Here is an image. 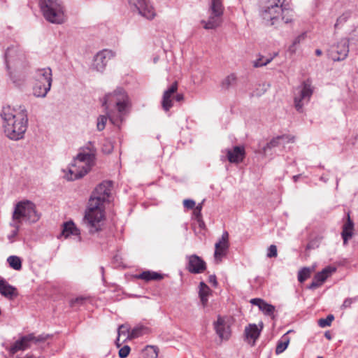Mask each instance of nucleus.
Wrapping results in <instances>:
<instances>
[{
	"instance_id": "f257e3e1",
	"label": "nucleus",
	"mask_w": 358,
	"mask_h": 358,
	"mask_svg": "<svg viewBox=\"0 0 358 358\" xmlns=\"http://www.w3.org/2000/svg\"><path fill=\"white\" fill-rule=\"evenodd\" d=\"M111 187L110 181H103L95 188L90 196L83 222L91 235L98 234L103 229L105 217L103 203L110 194Z\"/></svg>"
},
{
	"instance_id": "f03ea898",
	"label": "nucleus",
	"mask_w": 358,
	"mask_h": 358,
	"mask_svg": "<svg viewBox=\"0 0 358 358\" xmlns=\"http://www.w3.org/2000/svg\"><path fill=\"white\" fill-rule=\"evenodd\" d=\"M102 106L105 107L106 115H101L97 117L96 129L101 131L105 129L108 118L115 124L122 121L130 106L129 97L121 87H117L112 93L106 94L103 99Z\"/></svg>"
},
{
	"instance_id": "7ed1b4c3",
	"label": "nucleus",
	"mask_w": 358,
	"mask_h": 358,
	"mask_svg": "<svg viewBox=\"0 0 358 358\" xmlns=\"http://www.w3.org/2000/svg\"><path fill=\"white\" fill-rule=\"evenodd\" d=\"M0 116L4 133L8 138L17 141L24 138L28 126L27 111L24 106H3Z\"/></svg>"
},
{
	"instance_id": "20e7f679",
	"label": "nucleus",
	"mask_w": 358,
	"mask_h": 358,
	"mask_svg": "<svg viewBox=\"0 0 358 358\" xmlns=\"http://www.w3.org/2000/svg\"><path fill=\"white\" fill-rule=\"evenodd\" d=\"M6 67L10 80L17 87L24 85L26 81L27 60L24 52L17 45L8 47L5 53Z\"/></svg>"
},
{
	"instance_id": "39448f33",
	"label": "nucleus",
	"mask_w": 358,
	"mask_h": 358,
	"mask_svg": "<svg viewBox=\"0 0 358 358\" xmlns=\"http://www.w3.org/2000/svg\"><path fill=\"white\" fill-rule=\"evenodd\" d=\"M285 0H262L259 15L266 25L278 24L280 22L288 24L292 21V11L284 8Z\"/></svg>"
},
{
	"instance_id": "423d86ee",
	"label": "nucleus",
	"mask_w": 358,
	"mask_h": 358,
	"mask_svg": "<svg viewBox=\"0 0 358 358\" xmlns=\"http://www.w3.org/2000/svg\"><path fill=\"white\" fill-rule=\"evenodd\" d=\"M96 149L92 142L81 149L69 169L66 176L67 180H74L83 178L90 170L94 164Z\"/></svg>"
},
{
	"instance_id": "0eeeda50",
	"label": "nucleus",
	"mask_w": 358,
	"mask_h": 358,
	"mask_svg": "<svg viewBox=\"0 0 358 358\" xmlns=\"http://www.w3.org/2000/svg\"><path fill=\"white\" fill-rule=\"evenodd\" d=\"M40 7L49 22L59 24L65 22V9L61 0H40Z\"/></svg>"
},
{
	"instance_id": "6e6552de",
	"label": "nucleus",
	"mask_w": 358,
	"mask_h": 358,
	"mask_svg": "<svg viewBox=\"0 0 358 358\" xmlns=\"http://www.w3.org/2000/svg\"><path fill=\"white\" fill-rule=\"evenodd\" d=\"M40 218V215L36 210L35 204L29 201L24 200L17 202L15 204L12 220L20 224L22 219H25L29 222H36Z\"/></svg>"
},
{
	"instance_id": "1a4fd4ad",
	"label": "nucleus",
	"mask_w": 358,
	"mask_h": 358,
	"mask_svg": "<svg viewBox=\"0 0 358 358\" xmlns=\"http://www.w3.org/2000/svg\"><path fill=\"white\" fill-rule=\"evenodd\" d=\"M224 5L222 0H210L208 13V20H201V24L205 29H214L220 27L222 22L224 14Z\"/></svg>"
},
{
	"instance_id": "9d476101",
	"label": "nucleus",
	"mask_w": 358,
	"mask_h": 358,
	"mask_svg": "<svg viewBox=\"0 0 358 358\" xmlns=\"http://www.w3.org/2000/svg\"><path fill=\"white\" fill-rule=\"evenodd\" d=\"M178 90V83L174 82L166 91H164L162 106L165 111H169L173 106V98L178 102L183 101L184 96L182 94H177L174 96V94Z\"/></svg>"
},
{
	"instance_id": "9b49d317",
	"label": "nucleus",
	"mask_w": 358,
	"mask_h": 358,
	"mask_svg": "<svg viewBox=\"0 0 358 358\" xmlns=\"http://www.w3.org/2000/svg\"><path fill=\"white\" fill-rule=\"evenodd\" d=\"M115 57V52L110 50L104 49L97 52L93 60L92 69L98 72H103L108 62Z\"/></svg>"
},
{
	"instance_id": "f8f14e48",
	"label": "nucleus",
	"mask_w": 358,
	"mask_h": 358,
	"mask_svg": "<svg viewBox=\"0 0 358 358\" xmlns=\"http://www.w3.org/2000/svg\"><path fill=\"white\" fill-rule=\"evenodd\" d=\"M45 340L44 337H35L33 334L22 336L19 340L16 341L13 345L8 349L11 355L15 354L20 350H25L30 348V343H38Z\"/></svg>"
},
{
	"instance_id": "ddd939ff",
	"label": "nucleus",
	"mask_w": 358,
	"mask_h": 358,
	"mask_svg": "<svg viewBox=\"0 0 358 358\" xmlns=\"http://www.w3.org/2000/svg\"><path fill=\"white\" fill-rule=\"evenodd\" d=\"M313 92V88L309 82H303L299 96L294 97V106L297 111H302L303 106L310 101Z\"/></svg>"
},
{
	"instance_id": "4468645a",
	"label": "nucleus",
	"mask_w": 358,
	"mask_h": 358,
	"mask_svg": "<svg viewBox=\"0 0 358 358\" xmlns=\"http://www.w3.org/2000/svg\"><path fill=\"white\" fill-rule=\"evenodd\" d=\"M130 4H134L138 13L148 20L155 17L156 13L149 0H129Z\"/></svg>"
},
{
	"instance_id": "2eb2a0df",
	"label": "nucleus",
	"mask_w": 358,
	"mask_h": 358,
	"mask_svg": "<svg viewBox=\"0 0 358 358\" xmlns=\"http://www.w3.org/2000/svg\"><path fill=\"white\" fill-rule=\"evenodd\" d=\"M229 247V234L227 231H224L221 238L215 245L214 257L217 263L220 262L222 258L227 255Z\"/></svg>"
},
{
	"instance_id": "dca6fc26",
	"label": "nucleus",
	"mask_w": 358,
	"mask_h": 358,
	"mask_svg": "<svg viewBox=\"0 0 358 358\" xmlns=\"http://www.w3.org/2000/svg\"><path fill=\"white\" fill-rule=\"evenodd\" d=\"M187 270L192 273H201L206 268V262L198 255H192L187 257Z\"/></svg>"
},
{
	"instance_id": "f3484780",
	"label": "nucleus",
	"mask_w": 358,
	"mask_h": 358,
	"mask_svg": "<svg viewBox=\"0 0 358 358\" xmlns=\"http://www.w3.org/2000/svg\"><path fill=\"white\" fill-rule=\"evenodd\" d=\"M214 329L221 340L227 341L229 338L231 336L230 328L222 317H218L217 321L214 322Z\"/></svg>"
},
{
	"instance_id": "a211bd4d",
	"label": "nucleus",
	"mask_w": 358,
	"mask_h": 358,
	"mask_svg": "<svg viewBox=\"0 0 358 358\" xmlns=\"http://www.w3.org/2000/svg\"><path fill=\"white\" fill-rule=\"evenodd\" d=\"M245 156V151L243 146H234L231 150H227V157L229 162L231 163H241L243 161Z\"/></svg>"
},
{
	"instance_id": "6ab92c4d",
	"label": "nucleus",
	"mask_w": 358,
	"mask_h": 358,
	"mask_svg": "<svg viewBox=\"0 0 358 358\" xmlns=\"http://www.w3.org/2000/svg\"><path fill=\"white\" fill-rule=\"evenodd\" d=\"M34 79L35 82H38L43 84H49V83H50L51 86L52 82L51 69L47 67L36 69L34 74Z\"/></svg>"
},
{
	"instance_id": "aec40b11",
	"label": "nucleus",
	"mask_w": 358,
	"mask_h": 358,
	"mask_svg": "<svg viewBox=\"0 0 358 358\" xmlns=\"http://www.w3.org/2000/svg\"><path fill=\"white\" fill-rule=\"evenodd\" d=\"M294 141V137L288 135H282L278 136L275 138H273L268 142L266 146L263 148V151L264 153L267 152L268 149H271L273 148L278 147V146H284L285 143H288Z\"/></svg>"
},
{
	"instance_id": "412c9836",
	"label": "nucleus",
	"mask_w": 358,
	"mask_h": 358,
	"mask_svg": "<svg viewBox=\"0 0 358 358\" xmlns=\"http://www.w3.org/2000/svg\"><path fill=\"white\" fill-rule=\"evenodd\" d=\"M354 230V222L350 217V211L346 213V222L343 226L341 233L343 239V244L346 245L349 239L352 237Z\"/></svg>"
},
{
	"instance_id": "4be33fe9",
	"label": "nucleus",
	"mask_w": 358,
	"mask_h": 358,
	"mask_svg": "<svg viewBox=\"0 0 358 358\" xmlns=\"http://www.w3.org/2000/svg\"><path fill=\"white\" fill-rule=\"evenodd\" d=\"M0 294L9 299H13L17 296L16 288L3 278H0Z\"/></svg>"
},
{
	"instance_id": "5701e85b",
	"label": "nucleus",
	"mask_w": 358,
	"mask_h": 358,
	"mask_svg": "<svg viewBox=\"0 0 358 358\" xmlns=\"http://www.w3.org/2000/svg\"><path fill=\"white\" fill-rule=\"evenodd\" d=\"M349 48L347 41H341L337 45L336 50L332 52L334 61L343 60L348 55Z\"/></svg>"
},
{
	"instance_id": "b1692460",
	"label": "nucleus",
	"mask_w": 358,
	"mask_h": 358,
	"mask_svg": "<svg viewBox=\"0 0 358 358\" xmlns=\"http://www.w3.org/2000/svg\"><path fill=\"white\" fill-rule=\"evenodd\" d=\"M80 230L75 226L72 221L65 222L63 225L62 236L68 238L70 235L78 236V241H82V237L80 236Z\"/></svg>"
},
{
	"instance_id": "393cba45",
	"label": "nucleus",
	"mask_w": 358,
	"mask_h": 358,
	"mask_svg": "<svg viewBox=\"0 0 358 358\" xmlns=\"http://www.w3.org/2000/svg\"><path fill=\"white\" fill-rule=\"evenodd\" d=\"M50 83H49V84H43L41 83L35 82L33 87V94L36 97L44 98L50 90Z\"/></svg>"
},
{
	"instance_id": "a878e982",
	"label": "nucleus",
	"mask_w": 358,
	"mask_h": 358,
	"mask_svg": "<svg viewBox=\"0 0 358 358\" xmlns=\"http://www.w3.org/2000/svg\"><path fill=\"white\" fill-rule=\"evenodd\" d=\"M261 329H259L255 324H250L245 329V335L247 339L252 341V345L260 334Z\"/></svg>"
},
{
	"instance_id": "bb28decb",
	"label": "nucleus",
	"mask_w": 358,
	"mask_h": 358,
	"mask_svg": "<svg viewBox=\"0 0 358 358\" xmlns=\"http://www.w3.org/2000/svg\"><path fill=\"white\" fill-rule=\"evenodd\" d=\"M335 271V267L327 266L324 268L322 271L317 273L314 278L318 282H320V284L322 285V283L327 280V278Z\"/></svg>"
},
{
	"instance_id": "cd10ccee",
	"label": "nucleus",
	"mask_w": 358,
	"mask_h": 358,
	"mask_svg": "<svg viewBox=\"0 0 358 358\" xmlns=\"http://www.w3.org/2000/svg\"><path fill=\"white\" fill-rule=\"evenodd\" d=\"M138 278L148 282L150 280H160L163 278V275L155 271H146L139 274Z\"/></svg>"
},
{
	"instance_id": "c85d7f7f",
	"label": "nucleus",
	"mask_w": 358,
	"mask_h": 358,
	"mask_svg": "<svg viewBox=\"0 0 358 358\" xmlns=\"http://www.w3.org/2000/svg\"><path fill=\"white\" fill-rule=\"evenodd\" d=\"M210 288L208 286L205 284L203 282H201L199 284V297L201 299V301L202 303V305L205 306L208 302V296L210 294Z\"/></svg>"
},
{
	"instance_id": "c756f323",
	"label": "nucleus",
	"mask_w": 358,
	"mask_h": 358,
	"mask_svg": "<svg viewBox=\"0 0 358 358\" xmlns=\"http://www.w3.org/2000/svg\"><path fill=\"white\" fill-rule=\"evenodd\" d=\"M291 331H292L290 330L288 331L285 334L283 335L282 338L278 341L275 348V353L277 355L281 354L287 348L289 343V338L287 336V334L290 333Z\"/></svg>"
},
{
	"instance_id": "7c9ffc66",
	"label": "nucleus",
	"mask_w": 358,
	"mask_h": 358,
	"mask_svg": "<svg viewBox=\"0 0 358 358\" xmlns=\"http://www.w3.org/2000/svg\"><path fill=\"white\" fill-rule=\"evenodd\" d=\"M144 358H157L159 348L155 345H147L143 351Z\"/></svg>"
},
{
	"instance_id": "2f4dec72",
	"label": "nucleus",
	"mask_w": 358,
	"mask_h": 358,
	"mask_svg": "<svg viewBox=\"0 0 358 358\" xmlns=\"http://www.w3.org/2000/svg\"><path fill=\"white\" fill-rule=\"evenodd\" d=\"M7 262L8 263L10 268L14 270L20 271L22 268V260L21 259L15 255H11L8 257Z\"/></svg>"
},
{
	"instance_id": "473e14b6",
	"label": "nucleus",
	"mask_w": 358,
	"mask_h": 358,
	"mask_svg": "<svg viewBox=\"0 0 358 358\" xmlns=\"http://www.w3.org/2000/svg\"><path fill=\"white\" fill-rule=\"evenodd\" d=\"M236 83V76L235 74L231 73L227 76L222 83V86L224 89H229L230 87L234 86Z\"/></svg>"
},
{
	"instance_id": "72a5a7b5",
	"label": "nucleus",
	"mask_w": 358,
	"mask_h": 358,
	"mask_svg": "<svg viewBox=\"0 0 358 358\" xmlns=\"http://www.w3.org/2000/svg\"><path fill=\"white\" fill-rule=\"evenodd\" d=\"M20 224H19L18 222L12 220V222H10V225L12 227H13V229L8 235V238L10 243L14 242L15 238L17 236L18 231H19Z\"/></svg>"
},
{
	"instance_id": "f704fd0d",
	"label": "nucleus",
	"mask_w": 358,
	"mask_h": 358,
	"mask_svg": "<svg viewBox=\"0 0 358 358\" xmlns=\"http://www.w3.org/2000/svg\"><path fill=\"white\" fill-rule=\"evenodd\" d=\"M148 329L145 327H137L132 329L130 334L127 336L128 338H137L146 333Z\"/></svg>"
},
{
	"instance_id": "c9c22d12",
	"label": "nucleus",
	"mask_w": 358,
	"mask_h": 358,
	"mask_svg": "<svg viewBox=\"0 0 358 358\" xmlns=\"http://www.w3.org/2000/svg\"><path fill=\"white\" fill-rule=\"evenodd\" d=\"M273 59V57H269L266 59H264V57L262 55H259V58L253 62V66L255 68H259L262 67L268 64H269L272 60Z\"/></svg>"
},
{
	"instance_id": "e433bc0d",
	"label": "nucleus",
	"mask_w": 358,
	"mask_h": 358,
	"mask_svg": "<svg viewBox=\"0 0 358 358\" xmlns=\"http://www.w3.org/2000/svg\"><path fill=\"white\" fill-rule=\"evenodd\" d=\"M310 275L311 269L308 267H304L298 273V280L300 282H303L306 279L310 278Z\"/></svg>"
},
{
	"instance_id": "4c0bfd02",
	"label": "nucleus",
	"mask_w": 358,
	"mask_h": 358,
	"mask_svg": "<svg viewBox=\"0 0 358 358\" xmlns=\"http://www.w3.org/2000/svg\"><path fill=\"white\" fill-rule=\"evenodd\" d=\"M334 320V316L331 314L327 315L326 318H320L318 320V325L324 328L327 327H329Z\"/></svg>"
},
{
	"instance_id": "58836bf2",
	"label": "nucleus",
	"mask_w": 358,
	"mask_h": 358,
	"mask_svg": "<svg viewBox=\"0 0 358 358\" xmlns=\"http://www.w3.org/2000/svg\"><path fill=\"white\" fill-rule=\"evenodd\" d=\"M260 310H262L265 315L268 316H271L273 315V313L275 311V307L273 305L268 304L265 301L263 306L260 307Z\"/></svg>"
},
{
	"instance_id": "ea45409f",
	"label": "nucleus",
	"mask_w": 358,
	"mask_h": 358,
	"mask_svg": "<svg viewBox=\"0 0 358 358\" xmlns=\"http://www.w3.org/2000/svg\"><path fill=\"white\" fill-rule=\"evenodd\" d=\"M88 300V298L84 296H78L75 299H73L70 301V306L72 308L78 307L85 303V302Z\"/></svg>"
},
{
	"instance_id": "a19ab883",
	"label": "nucleus",
	"mask_w": 358,
	"mask_h": 358,
	"mask_svg": "<svg viewBox=\"0 0 358 358\" xmlns=\"http://www.w3.org/2000/svg\"><path fill=\"white\" fill-rule=\"evenodd\" d=\"M267 257L268 258L276 257L278 255L277 247L275 245H271L268 248Z\"/></svg>"
},
{
	"instance_id": "79ce46f5",
	"label": "nucleus",
	"mask_w": 358,
	"mask_h": 358,
	"mask_svg": "<svg viewBox=\"0 0 358 358\" xmlns=\"http://www.w3.org/2000/svg\"><path fill=\"white\" fill-rule=\"evenodd\" d=\"M130 347L129 345H124L119 350V357L120 358H126L130 352Z\"/></svg>"
},
{
	"instance_id": "37998d69",
	"label": "nucleus",
	"mask_w": 358,
	"mask_h": 358,
	"mask_svg": "<svg viewBox=\"0 0 358 358\" xmlns=\"http://www.w3.org/2000/svg\"><path fill=\"white\" fill-rule=\"evenodd\" d=\"M349 15H350L348 13H345V14H343L342 15L339 16L337 18L336 22L334 25L335 28H336L339 24L345 22L348 19Z\"/></svg>"
},
{
	"instance_id": "c03bdc74",
	"label": "nucleus",
	"mask_w": 358,
	"mask_h": 358,
	"mask_svg": "<svg viewBox=\"0 0 358 358\" xmlns=\"http://www.w3.org/2000/svg\"><path fill=\"white\" fill-rule=\"evenodd\" d=\"M195 201L192 199H185L183 201L184 207L187 209H193L195 206Z\"/></svg>"
},
{
	"instance_id": "a18cd8bd",
	"label": "nucleus",
	"mask_w": 358,
	"mask_h": 358,
	"mask_svg": "<svg viewBox=\"0 0 358 358\" xmlns=\"http://www.w3.org/2000/svg\"><path fill=\"white\" fill-rule=\"evenodd\" d=\"M201 209H202V203H199L194 208V215H195V217H196V219L198 220H199V219L201 218Z\"/></svg>"
},
{
	"instance_id": "49530a36",
	"label": "nucleus",
	"mask_w": 358,
	"mask_h": 358,
	"mask_svg": "<svg viewBox=\"0 0 358 358\" xmlns=\"http://www.w3.org/2000/svg\"><path fill=\"white\" fill-rule=\"evenodd\" d=\"M264 302H265V301H264L263 299H259V298H255V299H252L250 300V303L258 306L259 309H260V307H262V306H263Z\"/></svg>"
},
{
	"instance_id": "de8ad7c7",
	"label": "nucleus",
	"mask_w": 358,
	"mask_h": 358,
	"mask_svg": "<svg viewBox=\"0 0 358 358\" xmlns=\"http://www.w3.org/2000/svg\"><path fill=\"white\" fill-rule=\"evenodd\" d=\"M129 333V329L125 327L124 324H122L119 326L117 334L118 336H120L121 335H127V334Z\"/></svg>"
},
{
	"instance_id": "09e8293b",
	"label": "nucleus",
	"mask_w": 358,
	"mask_h": 358,
	"mask_svg": "<svg viewBox=\"0 0 358 358\" xmlns=\"http://www.w3.org/2000/svg\"><path fill=\"white\" fill-rule=\"evenodd\" d=\"M322 284L320 283L315 278H313L312 282L308 287L310 289H315L316 288L320 287Z\"/></svg>"
},
{
	"instance_id": "8fccbe9b",
	"label": "nucleus",
	"mask_w": 358,
	"mask_h": 358,
	"mask_svg": "<svg viewBox=\"0 0 358 358\" xmlns=\"http://www.w3.org/2000/svg\"><path fill=\"white\" fill-rule=\"evenodd\" d=\"M306 37V33H303L301 35L296 36L293 41V44L296 45L301 43V41L304 40Z\"/></svg>"
},
{
	"instance_id": "3c124183",
	"label": "nucleus",
	"mask_w": 358,
	"mask_h": 358,
	"mask_svg": "<svg viewBox=\"0 0 358 358\" xmlns=\"http://www.w3.org/2000/svg\"><path fill=\"white\" fill-rule=\"evenodd\" d=\"M353 302V299H351V298H348L346 299L344 301H343V303L342 305V307L343 308H349L350 307L351 304Z\"/></svg>"
},
{
	"instance_id": "603ef678",
	"label": "nucleus",
	"mask_w": 358,
	"mask_h": 358,
	"mask_svg": "<svg viewBox=\"0 0 358 358\" xmlns=\"http://www.w3.org/2000/svg\"><path fill=\"white\" fill-rule=\"evenodd\" d=\"M208 282L212 284L214 287L217 285V278L215 275H210L208 278Z\"/></svg>"
},
{
	"instance_id": "864d4df0",
	"label": "nucleus",
	"mask_w": 358,
	"mask_h": 358,
	"mask_svg": "<svg viewBox=\"0 0 358 358\" xmlns=\"http://www.w3.org/2000/svg\"><path fill=\"white\" fill-rule=\"evenodd\" d=\"M296 50V45H294L293 43L288 48V51L291 54L295 53Z\"/></svg>"
},
{
	"instance_id": "5fc2aeb1",
	"label": "nucleus",
	"mask_w": 358,
	"mask_h": 358,
	"mask_svg": "<svg viewBox=\"0 0 358 358\" xmlns=\"http://www.w3.org/2000/svg\"><path fill=\"white\" fill-rule=\"evenodd\" d=\"M115 344L117 348H120L121 346V344L120 343V336H117V338L116 339Z\"/></svg>"
},
{
	"instance_id": "6e6d98bb",
	"label": "nucleus",
	"mask_w": 358,
	"mask_h": 358,
	"mask_svg": "<svg viewBox=\"0 0 358 358\" xmlns=\"http://www.w3.org/2000/svg\"><path fill=\"white\" fill-rule=\"evenodd\" d=\"M324 336L328 339V340H331V334L329 332H326L324 334Z\"/></svg>"
},
{
	"instance_id": "4d7b16f0",
	"label": "nucleus",
	"mask_w": 358,
	"mask_h": 358,
	"mask_svg": "<svg viewBox=\"0 0 358 358\" xmlns=\"http://www.w3.org/2000/svg\"><path fill=\"white\" fill-rule=\"evenodd\" d=\"M315 54H316V55H317V56H320V55L322 54V50H320V49H317V50H315Z\"/></svg>"
},
{
	"instance_id": "13d9d810",
	"label": "nucleus",
	"mask_w": 358,
	"mask_h": 358,
	"mask_svg": "<svg viewBox=\"0 0 358 358\" xmlns=\"http://www.w3.org/2000/svg\"><path fill=\"white\" fill-rule=\"evenodd\" d=\"M301 175H296L293 176V180L294 182H296L298 179L300 178Z\"/></svg>"
},
{
	"instance_id": "bf43d9fd",
	"label": "nucleus",
	"mask_w": 358,
	"mask_h": 358,
	"mask_svg": "<svg viewBox=\"0 0 358 358\" xmlns=\"http://www.w3.org/2000/svg\"><path fill=\"white\" fill-rule=\"evenodd\" d=\"M154 61V63H157V62L158 61V57H155L153 59Z\"/></svg>"
},
{
	"instance_id": "052dcab7",
	"label": "nucleus",
	"mask_w": 358,
	"mask_h": 358,
	"mask_svg": "<svg viewBox=\"0 0 358 358\" xmlns=\"http://www.w3.org/2000/svg\"><path fill=\"white\" fill-rule=\"evenodd\" d=\"M278 52H275V53L273 54V56L272 57H273V58H274L275 57H276V56H278Z\"/></svg>"
},
{
	"instance_id": "680f3d73",
	"label": "nucleus",
	"mask_w": 358,
	"mask_h": 358,
	"mask_svg": "<svg viewBox=\"0 0 358 358\" xmlns=\"http://www.w3.org/2000/svg\"><path fill=\"white\" fill-rule=\"evenodd\" d=\"M25 358H33V356L32 355H26V357Z\"/></svg>"
},
{
	"instance_id": "e2e57ef3",
	"label": "nucleus",
	"mask_w": 358,
	"mask_h": 358,
	"mask_svg": "<svg viewBox=\"0 0 358 358\" xmlns=\"http://www.w3.org/2000/svg\"><path fill=\"white\" fill-rule=\"evenodd\" d=\"M317 358H323V357H321V356H319V357H317Z\"/></svg>"
}]
</instances>
